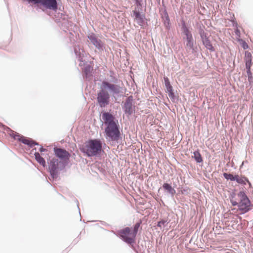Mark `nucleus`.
<instances>
[{"instance_id": "8", "label": "nucleus", "mask_w": 253, "mask_h": 253, "mask_svg": "<svg viewBox=\"0 0 253 253\" xmlns=\"http://www.w3.org/2000/svg\"><path fill=\"white\" fill-rule=\"evenodd\" d=\"M142 223V221L141 219H139L138 221L131 227H126L122 229L117 230L116 232L113 230L112 232L115 235H121L136 238L139 228L140 227Z\"/></svg>"}, {"instance_id": "11", "label": "nucleus", "mask_w": 253, "mask_h": 253, "mask_svg": "<svg viewBox=\"0 0 253 253\" xmlns=\"http://www.w3.org/2000/svg\"><path fill=\"white\" fill-rule=\"evenodd\" d=\"M135 105L133 97L132 95L127 97L125 101L124 105H122V108L124 112L128 115H131L135 111Z\"/></svg>"}, {"instance_id": "39", "label": "nucleus", "mask_w": 253, "mask_h": 253, "mask_svg": "<svg viewBox=\"0 0 253 253\" xmlns=\"http://www.w3.org/2000/svg\"><path fill=\"white\" fill-rule=\"evenodd\" d=\"M247 183L249 185V187L250 189H253L252 184L249 179L248 181H247Z\"/></svg>"}, {"instance_id": "13", "label": "nucleus", "mask_w": 253, "mask_h": 253, "mask_svg": "<svg viewBox=\"0 0 253 253\" xmlns=\"http://www.w3.org/2000/svg\"><path fill=\"white\" fill-rule=\"evenodd\" d=\"M199 34L205 47L211 52L215 51V48L209 39L208 33H206L202 27L199 29Z\"/></svg>"}, {"instance_id": "14", "label": "nucleus", "mask_w": 253, "mask_h": 253, "mask_svg": "<svg viewBox=\"0 0 253 253\" xmlns=\"http://www.w3.org/2000/svg\"><path fill=\"white\" fill-rule=\"evenodd\" d=\"M119 238H120L123 242L126 243L132 249V250L135 253H139L137 250V248H139V246L137 247L135 245L136 237H128V236H124L121 235H116Z\"/></svg>"}, {"instance_id": "26", "label": "nucleus", "mask_w": 253, "mask_h": 253, "mask_svg": "<svg viewBox=\"0 0 253 253\" xmlns=\"http://www.w3.org/2000/svg\"><path fill=\"white\" fill-rule=\"evenodd\" d=\"M167 17L166 19H164L163 22L164 25L166 28V29L169 30L170 29L171 25H170V19L169 16L168 14H167Z\"/></svg>"}, {"instance_id": "43", "label": "nucleus", "mask_w": 253, "mask_h": 253, "mask_svg": "<svg viewBox=\"0 0 253 253\" xmlns=\"http://www.w3.org/2000/svg\"><path fill=\"white\" fill-rule=\"evenodd\" d=\"M191 240H192V239H191V240L189 241V243H191Z\"/></svg>"}, {"instance_id": "20", "label": "nucleus", "mask_w": 253, "mask_h": 253, "mask_svg": "<svg viewBox=\"0 0 253 253\" xmlns=\"http://www.w3.org/2000/svg\"><path fill=\"white\" fill-rule=\"evenodd\" d=\"M164 80L166 87L165 92L169 93V92L173 91V87L170 84L169 79L167 77L165 76L164 77Z\"/></svg>"}, {"instance_id": "21", "label": "nucleus", "mask_w": 253, "mask_h": 253, "mask_svg": "<svg viewBox=\"0 0 253 253\" xmlns=\"http://www.w3.org/2000/svg\"><path fill=\"white\" fill-rule=\"evenodd\" d=\"M248 181V178L244 175H241L239 176L238 174L237 175L236 182L238 184L245 186L247 184V181Z\"/></svg>"}, {"instance_id": "9", "label": "nucleus", "mask_w": 253, "mask_h": 253, "mask_svg": "<svg viewBox=\"0 0 253 253\" xmlns=\"http://www.w3.org/2000/svg\"><path fill=\"white\" fill-rule=\"evenodd\" d=\"M237 195L240 199L238 209L241 214H245L251 210V201L244 191H240Z\"/></svg>"}, {"instance_id": "28", "label": "nucleus", "mask_w": 253, "mask_h": 253, "mask_svg": "<svg viewBox=\"0 0 253 253\" xmlns=\"http://www.w3.org/2000/svg\"><path fill=\"white\" fill-rule=\"evenodd\" d=\"M238 41L240 42V44L241 45L242 47L244 50L247 49L249 48V46L248 45V43L245 40L243 39H239L238 40Z\"/></svg>"}, {"instance_id": "42", "label": "nucleus", "mask_w": 253, "mask_h": 253, "mask_svg": "<svg viewBox=\"0 0 253 253\" xmlns=\"http://www.w3.org/2000/svg\"><path fill=\"white\" fill-rule=\"evenodd\" d=\"M230 199V202H231V203L232 202V201H235V200H234V199Z\"/></svg>"}, {"instance_id": "17", "label": "nucleus", "mask_w": 253, "mask_h": 253, "mask_svg": "<svg viewBox=\"0 0 253 253\" xmlns=\"http://www.w3.org/2000/svg\"><path fill=\"white\" fill-rule=\"evenodd\" d=\"M244 60L246 68H251L252 65V55L250 52L248 51H245Z\"/></svg>"}, {"instance_id": "19", "label": "nucleus", "mask_w": 253, "mask_h": 253, "mask_svg": "<svg viewBox=\"0 0 253 253\" xmlns=\"http://www.w3.org/2000/svg\"><path fill=\"white\" fill-rule=\"evenodd\" d=\"M92 67L89 64H86L84 69L83 73L84 77L87 79L91 76V71Z\"/></svg>"}, {"instance_id": "1", "label": "nucleus", "mask_w": 253, "mask_h": 253, "mask_svg": "<svg viewBox=\"0 0 253 253\" xmlns=\"http://www.w3.org/2000/svg\"><path fill=\"white\" fill-rule=\"evenodd\" d=\"M102 124L104 125V135L108 144L112 146L120 145L123 141V133L118 120L110 112L101 111Z\"/></svg>"}, {"instance_id": "22", "label": "nucleus", "mask_w": 253, "mask_h": 253, "mask_svg": "<svg viewBox=\"0 0 253 253\" xmlns=\"http://www.w3.org/2000/svg\"><path fill=\"white\" fill-rule=\"evenodd\" d=\"M192 157L195 160V161L197 163H201L203 162L202 157L198 149L194 151L193 155L192 156Z\"/></svg>"}, {"instance_id": "40", "label": "nucleus", "mask_w": 253, "mask_h": 253, "mask_svg": "<svg viewBox=\"0 0 253 253\" xmlns=\"http://www.w3.org/2000/svg\"><path fill=\"white\" fill-rule=\"evenodd\" d=\"M25 0L27 1L28 3H33L35 1V0Z\"/></svg>"}, {"instance_id": "35", "label": "nucleus", "mask_w": 253, "mask_h": 253, "mask_svg": "<svg viewBox=\"0 0 253 253\" xmlns=\"http://www.w3.org/2000/svg\"><path fill=\"white\" fill-rule=\"evenodd\" d=\"M236 195V189H234L231 193H230L229 198V199H234L235 198V196Z\"/></svg>"}, {"instance_id": "15", "label": "nucleus", "mask_w": 253, "mask_h": 253, "mask_svg": "<svg viewBox=\"0 0 253 253\" xmlns=\"http://www.w3.org/2000/svg\"><path fill=\"white\" fill-rule=\"evenodd\" d=\"M88 38L96 48L99 50L103 51L104 48L103 43L100 39L95 36L94 34L92 33L88 36Z\"/></svg>"}, {"instance_id": "29", "label": "nucleus", "mask_w": 253, "mask_h": 253, "mask_svg": "<svg viewBox=\"0 0 253 253\" xmlns=\"http://www.w3.org/2000/svg\"><path fill=\"white\" fill-rule=\"evenodd\" d=\"M74 51L78 61L80 62H84L83 60V55L81 54V53L80 51H78L76 49H75ZM84 61L85 63H86V62L85 60H84Z\"/></svg>"}, {"instance_id": "5", "label": "nucleus", "mask_w": 253, "mask_h": 253, "mask_svg": "<svg viewBox=\"0 0 253 253\" xmlns=\"http://www.w3.org/2000/svg\"><path fill=\"white\" fill-rule=\"evenodd\" d=\"M0 127H3V129L6 131H10L9 135L14 139H17L18 141L22 143L23 144L27 145L30 148H33L34 146H40L39 151L41 153L47 152V149L44 148L42 146L40 145L38 142L33 140V139L25 137L22 135L20 134L17 132H14L9 127L5 126L2 124L0 123Z\"/></svg>"}, {"instance_id": "7", "label": "nucleus", "mask_w": 253, "mask_h": 253, "mask_svg": "<svg viewBox=\"0 0 253 253\" xmlns=\"http://www.w3.org/2000/svg\"><path fill=\"white\" fill-rule=\"evenodd\" d=\"M181 33L184 35L183 41L186 42V47L190 46L193 44H196V40L194 39L191 29L187 25L183 18L181 19Z\"/></svg>"}, {"instance_id": "24", "label": "nucleus", "mask_w": 253, "mask_h": 253, "mask_svg": "<svg viewBox=\"0 0 253 253\" xmlns=\"http://www.w3.org/2000/svg\"><path fill=\"white\" fill-rule=\"evenodd\" d=\"M169 222L170 220H168V218H164L157 222V226L160 228H162V226L165 227Z\"/></svg>"}, {"instance_id": "36", "label": "nucleus", "mask_w": 253, "mask_h": 253, "mask_svg": "<svg viewBox=\"0 0 253 253\" xmlns=\"http://www.w3.org/2000/svg\"><path fill=\"white\" fill-rule=\"evenodd\" d=\"M235 34L238 37H240L241 32L240 30L237 28L235 30Z\"/></svg>"}, {"instance_id": "30", "label": "nucleus", "mask_w": 253, "mask_h": 253, "mask_svg": "<svg viewBox=\"0 0 253 253\" xmlns=\"http://www.w3.org/2000/svg\"><path fill=\"white\" fill-rule=\"evenodd\" d=\"M189 50L192 51V53H195L198 51V48L196 44H193V46L190 45V46L186 47Z\"/></svg>"}, {"instance_id": "3", "label": "nucleus", "mask_w": 253, "mask_h": 253, "mask_svg": "<svg viewBox=\"0 0 253 253\" xmlns=\"http://www.w3.org/2000/svg\"><path fill=\"white\" fill-rule=\"evenodd\" d=\"M35 4H40L45 9H49L54 12V16L56 18L55 21L57 23H61L62 27H64L66 29L70 26L68 19V15L65 14V12L62 10L61 7L62 3L61 0H35L32 3Z\"/></svg>"}, {"instance_id": "32", "label": "nucleus", "mask_w": 253, "mask_h": 253, "mask_svg": "<svg viewBox=\"0 0 253 253\" xmlns=\"http://www.w3.org/2000/svg\"><path fill=\"white\" fill-rule=\"evenodd\" d=\"M190 191V189L189 187L186 186L182 188L181 190V193L182 194L188 195L189 194V191Z\"/></svg>"}, {"instance_id": "31", "label": "nucleus", "mask_w": 253, "mask_h": 253, "mask_svg": "<svg viewBox=\"0 0 253 253\" xmlns=\"http://www.w3.org/2000/svg\"><path fill=\"white\" fill-rule=\"evenodd\" d=\"M143 0H134L135 4L136 5V8L141 9L142 7Z\"/></svg>"}, {"instance_id": "23", "label": "nucleus", "mask_w": 253, "mask_h": 253, "mask_svg": "<svg viewBox=\"0 0 253 253\" xmlns=\"http://www.w3.org/2000/svg\"><path fill=\"white\" fill-rule=\"evenodd\" d=\"M237 175H233L230 172H224L223 173V177L227 180L235 181L236 180Z\"/></svg>"}, {"instance_id": "16", "label": "nucleus", "mask_w": 253, "mask_h": 253, "mask_svg": "<svg viewBox=\"0 0 253 253\" xmlns=\"http://www.w3.org/2000/svg\"><path fill=\"white\" fill-rule=\"evenodd\" d=\"M162 188L165 193L169 195L170 197L173 198L176 193V191L174 187L172 186L171 183L165 182L162 185Z\"/></svg>"}, {"instance_id": "27", "label": "nucleus", "mask_w": 253, "mask_h": 253, "mask_svg": "<svg viewBox=\"0 0 253 253\" xmlns=\"http://www.w3.org/2000/svg\"><path fill=\"white\" fill-rule=\"evenodd\" d=\"M168 94L172 102L174 103L177 102L179 99V97L175 94L174 90L172 92H169Z\"/></svg>"}, {"instance_id": "25", "label": "nucleus", "mask_w": 253, "mask_h": 253, "mask_svg": "<svg viewBox=\"0 0 253 253\" xmlns=\"http://www.w3.org/2000/svg\"><path fill=\"white\" fill-rule=\"evenodd\" d=\"M246 69L249 84L252 85L253 84V75L251 72V68H246Z\"/></svg>"}, {"instance_id": "4", "label": "nucleus", "mask_w": 253, "mask_h": 253, "mask_svg": "<svg viewBox=\"0 0 253 253\" xmlns=\"http://www.w3.org/2000/svg\"><path fill=\"white\" fill-rule=\"evenodd\" d=\"M106 145L99 138L89 139L84 144L79 145L80 151L88 157H100L104 153Z\"/></svg>"}, {"instance_id": "37", "label": "nucleus", "mask_w": 253, "mask_h": 253, "mask_svg": "<svg viewBox=\"0 0 253 253\" xmlns=\"http://www.w3.org/2000/svg\"><path fill=\"white\" fill-rule=\"evenodd\" d=\"M167 14H168L167 12V11L166 9H165V10L164 11V15L162 16V18L163 19V20L166 19L167 18Z\"/></svg>"}, {"instance_id": "6", "label": "nucleus", "mask_w": 253, "mask_h": 253, "mask_svg": "<svg viewBox=\"0 0 253 253\" xmlns=\"http://www.w3.org/2000/svg\"><path fill=\"white\" fill-rule=\"evenodd\" d=\"M48 169L47 170L50 175L53 179H56L58 177L60 172L63 170L67 166L63 163L58 160V159L49 158L47 160Z\"/></svg>"}, {"instance_id": "2", "label": "nucleus", "mask_w": 253, "mask_h": 253, "mask_svg": "<svg viewBox=\"0 0 253 253\" xmlns=\"http://www.w3.org/2000/svg\"><path fill=\"white\" fill-rule=\"evenodd\" d=\"M122 88L119 85L112 84L106 80H103L100 86V89L97 91V105L101 108L107 107L110 103L111 95L109 92L113 96L118 95L121 93H124L121 91Z\"/></svg>"}, {"instance_id": "10", "label": "nucleus", "mask_w": 253, "mask_h": 253, "mask_svg": "<svg viewBox=\"0 0 253 253\" xmlns=\"http://www.w3.org/2000/svg\"><path fill=\"white\" fill-rule=\"evenodd\" d=\"M53 150L55 156L53 158L58 159L59 161L67 166L70 162L71 154L65 149L56 146L53 148Z\"/></svg>"}, {"instance_id": "12", "label": "nucleus", "mask_w": 253, "mask_h": 253, "mask_svg": "<svg viewBox=\"0 0 253 253\" xmlns=\"http://www.w3.org/2000/svg\"><path fill=\"white\" fill-rule=\"evenodd\" d=\"M131 16L133 18V20L136 23L141 27L147 24V19L145 17V14L142 12V9L135 8L134 10L132 11Z\"/></svg>"}, {"instance_id": "34", "label": "nucleus", "mask_w": 253, "mask_h": 253, "mask_svg": "<svg viewBox=\"0 0 253 253\" xmlns=\"http://www.w3.org/2000/svg\"><path fill=\"white\" fill-rule=\"evenodd\" d=\"M230 21L232 22V25L233 27H235L237 28V27L238 26V23L234 17L230 19Z\"/></svg>"}, {"instance_id": "41", "label": "nucleus", "mask_w": 253, "mask_h": 253, "mask_svg": "<svg viewBox=\"0 0 253 253\" xmlns=\"http://www.w3.org/2000/svg\"><path fill=\"white\" fill-rule=\"evenodd\" d=\"M77 201V207H78V208L79 209V213H80V214L81 215V213H80V208H79V202L77 200H76Z\"/></svg>"}, {"instance_id": "33", "label": "nucleus", "mask_w": 253, "mask_h": 253, "mask_svg": "<svg viewBox=\"0 0 253 253\" xmlns=\"http://www.w3.org/2000/svg\"><path fill=\"white\" fill-rule=\"evenodd\" d=\"M112 74H114L113 72H111ZM110 77L111 78V81L113 83V84H116L118 83V79L115 77L113 75H111Z\"/></svg>"}, {"instance_id": "18", "label": "nucleus", "mask_w": 253, "mask_h": 253, "mask_svg": "<svg viewBox=\"0 0 253 253\" xmlns=\"http://www.w3.org/2000/svg\"><path fill=\"white\" fill-rule=\"evenodd\" d=\"M34 156L36 161L43 167H46V164L45 160L42 158L38 152H36L34 154Z\"/></svg>"}, {"instance_id": "38", "label": "nucleus", "mask_w": 253, "mask_h": 253, "mask_svg": "<svg viewBox=\"0 0 253 253\" xmlns=\"http://www.w3.org/2000/svg\"><path fill=\"white\" fill-rule=\"evenodd\" d=\"M231 203L232 204V205L233 206H237L238 207H239V202H238L236 201H232Z\"/></svg>"}]
</instances>
